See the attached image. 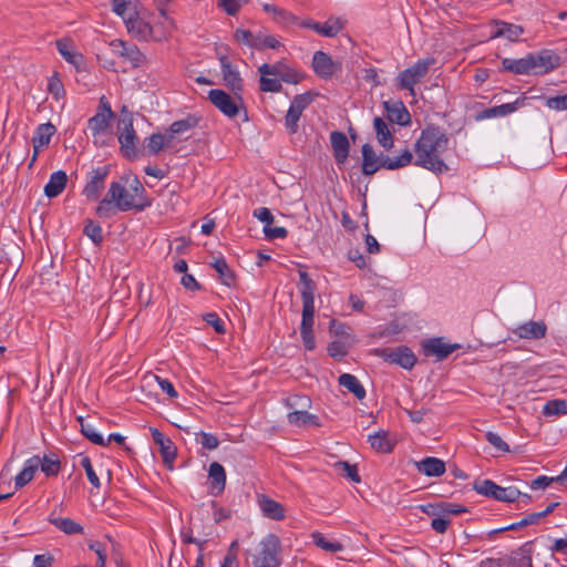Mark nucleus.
<instances>
[{
	"label": "nucleus",
	"instance_id": "12",
	"mask_svg": "<svg viewBox=\"0 0 567 567\" xmlns=\"http://www.w3.org/2000/svg\"><path fill=\"white\" fill-rule=\"evenodd\" d=\"M458 343H446L443 338H431L422 342V349L426 357L434 355L437 361L446 359L452 352L460 349Z\"/></svg>",
	"mask_w": 567,
	"mask_h": 567
},
{
	"label": "nucleus",
	"instance_id": "59",
	"mask_svg": "<svg viewBox=\"0 0 567 567\" xmlns=\"http://www.w3.org/2000/svg\"><path fill=\"white\" fill-rule=\"evenodd\" d=\"M80 465L84 468V471L86 473V476H87V480L90 481V483L94 487L99 488L101 486V482H100V478L96 475L95 471L93 470V466H92L90 457L89 456H82L81 460H80Z\"/></svg>",
	"mask_w": 567,
	"mask_h": 567
},
{
	"label": "nucleus",
	"instance_id": "21",
	"mask_svg": "<svg viewBox=\"0 0 567 567\" xmlns=\"http://www.w3.org/2000/svg\"><path fill=\"white\" fill-rule=\"evenodd\" d=\"M128 33L138 40H148L152 38L153 28L146 22L143 18L140 17V12L133 13V16L127 17V20L124 22Z\"/></svg>",
	"mask_w": 567,
	"mask_h": 567
},
{
	"label": "nucleus",
	"instance_id": "15",
	"mask_svg": "<svg viewBox=\"0 0 567 567\" xmlns=\"http://www.w3.org/2000/svg\"><path fill=\"white\" fill-rule=\"evenodd\" d=\"M312 68L315 73L321 79H330L341 70V65L334 62L326 52L317 51L312 58Z\"/></svg>",
	"mask_w": 567,
	"mask_h": 567
},
{
	"label": "nucleus",
	"instance_id": "2",
	"mask_svg": "<svg viewBox=\"0 0 567 567\" xmlns=\"http://www.w3.org/2000/svg\"><path fill=\"white\" fill-rule=\"evenodd\" d=\"M412 159V152L408 148L400 156L391 158L384 154L377 155L370 144L362 146V173L365 176L375 174L380 168L395 171L405 167L411 164Z\"/></svg>",
	"mask_w": 567,
	"mask_h": 567
},
{
	"label": "nucleus",
	"instance_id": "53",
	"mask_svg": "<svg viewBox=\"0 0 567 567\" xmlns=\"http://www.w3.org/2000/svg\"><path fill=\"white\" fill-rule=\"evenodd\" d=\"M497 486L498 485L491 480H483V481L475 482L474 489L478 494H482V495H485V496H488V497H492L495 499Z\"/></svg>",
	"mask_w": 567,
	"mask_h": 567
},
{
	"label": "nucleus",
	"instance_id": "44",
	"mask_svg": "<svg viewBox=\"0 0 567 567\" xmlns=\"http://www.w3.org/2000/svg\"><path fill=\"white\" fill-rule=\"evenodd\" d=\"M76 421L79 422L80 424V431L81 433L89 440L91 441L93 444H96V445H106L103 436L101 434H99L97 432H95V429L86 423L83 419V416H78L76 417Z\"/></svg>",
	"mask_w": 567,
	"mask_h": 567
},
{
	"label": "nucleus",
	"instance_id": "5",
	"mask_svg": "<svg viewBox=\"0 0 567 567\" xmlns=\"http://www.w3.org/2000/svg\"><path fill=\"white\" fill-rule=\"evenodd\" d=\"M435 63L433 58H426L419 60L410 68L399 73L396 81L398 87L401 90H408L414 95V85L420 83L425 78L430 68Z\"/></svg>",
	"mask_w": 567,
	"mask_h": 567
},
{
	"label": "nucleus",
	"instance_id": "13",
	"mask_svg": "<svg viewBox=\"0 0 567 567\" xmlns=\"http://www.w3.org/2000/svg\"><path fill=\"white\" fill-rule=\"evenodd\" d=\"M533 540L526 542L509 555L502 557L504 567H533Z\"/></svg>",
	"mask_w": 567,
	"mask_h": 567
},
{
	"label": "nucleus",
	"instance_id": "55",
	"mask_svg": "<svg viewBox=\"0 0 567 567\" xmlns=\"http://www.w3.org/2000/svg\"><path fill=\"white\" fill-rule=\"evenodd\" d=\"M286 65L284 61H278L274 64L264 63L258 68V71L261 75H271L280 79Z\"/></svg>",
	"mask_w": 567,
	"mask_h": 567
},
{
	"label": "nucleus",
	"instance_id": "18",
	"mask_svg": "<svg viewBox=\"0 0 567 567\" xmlns=\"http://www.w3.org/2000/svg\"><path fill=\"white\" fill-rule=\"evenodd\" d=\"M526 96L516 99L512 103H505L502 105L485 109L484 111L475 115V121H483L485 118L502 117L516 112L518 109L525 105Z\"/></svg>",
	"mask_w": 567,
	"mask_h": 567
},
{
	"label": "nucleus",
	"instance_id": "4",
	"mask_svg": "<svg viewBox=\"0 0 567 567\" xmlns=\"http://www.w3.org/2000/svg\"><path fill=\"white\" fill-rule=\"evenodd\" d=\"M231 94L220 89H215V107L225 116L234 118L244 111L245 120H247L246 107L243 99L244 91L229 90Z\"/></svg>",
	"mask_w": 567,
	"mask_h": 567
},
{
	"label": "nucleus",
	"instance_id": "39",
	"mask_svg": "<svg viewBox=\"0 0 567 567\" xmlns=\"http://www.w3.org/2000/svg\"><path fill=\"white\" fill-rule=\"evenodd\" d=\"M313 318H301L300 333L305 348L312 351L316 348L315 336L312 332Z\"/></svg>",
	"mask_w": 567,
	"mask_h": 567
},
{
	"label": "nucleus",
	"instance_id": "36",
	"mask_svg": "<svg viewBox=\"0 0 567 567\" xmlns=\"http://www.w3.org/2000/svg\"><path fill=\"white\" fill-rule=\"evenodd\" d=\"M110 120L111 118L106 117V115L103 112L96 113L89 120L87 126L89 130L92 132V135L95 137V144L99 143L97 137L107 131L110 126Z\"/></svg>",
	"mask_w": 567,
	"mask_h": 567
},
{
	"label": "nucleus",
	"instance_id": "31",
	"mask_svg": "<svg viewBox=\"0 0 567 567\" xmlns=\"http://www.w3.org/2000/svg\"><path fill=\"white\" fill-rule=\"evenodd\" d=\"M417 471L426 476H441L445 472V463L437 457H425L416 463Z\"/></svg>",
	"mask_w": 567,
	"mask_h": 567
},
{
	"label": "nucleus",
	"instance_id": "11",
	"mask_svg": "<svg viewBox=\"0 0 567 567\" xmlns=\"http://www.w3.org/2000/svg\"><path fill=\"white\" fill-rule=\"evenodd\" d=\"M311 102L312 96L310 93L298 94L293 97L285 117V125L289 134H296L298 132L300 116Z\"/></svg>",
	"mask_w": 567,
	"mask_h": 567
},
{
	"label": "nucleus",
	"instance_id": "45",
	"mask_svg": "<svg viewBox=\"0 0 567 567\" xmlns=\"http://www.w3.org/2000/svg\"><path fill=\"white\" fill-rule=\"evenodd\" d=\"M83 234L87 236L96 246L101 245L104 239L102 227L100 224L93 221L92 219H87L85 221Z\"/></svg>",
	"mask_w": 567,
	"mask_h": 567
},
{
	"label": "nucleus",
	"instance_id": "28",
	"mask_svg": "<svg viewBox=\"0 0 567 567\" xmlns=\"http://www.w3.org/2000/svg\"><path fill=\"white\" fill-rule=\"evenodd\" d=\"M68 175L64 171H56L51 174L49 182L44 186V194L49 198L58 197L65 188Z\"/></svg>",
	"mask_w": 567,
	"mask_h": 567
},
{
	"label": "nucleus",
	"instance_id": "25",
	"mask_svg": "<svg viewBox=\"0 0 567 567\" xmlns=\"http://www.w3.org/2000/svg\"><path fill=\"white\" fill-rule=\"evenodd\" d=\"M151 433L154 443L159 446L164 463L172 466V463L176 457V447L173 445L172 441L166 439L157 429L151 427Z\"/></svg>",
	"mask_w": 567,
	"mask_h": 567
},
{
	"label": "nucleus",
	"instance_id": "29",
	"mask_svg": "<svg viewBox=\"0 0 567 567\" xmlns=\"http://www.w3.org/2000/svg\"><path fill=\"white\" fill-rule=\"evenodd\" d=\"M524 33L520 25L508 23L505 21H495L492 38H506L509 41H516Z\"/></svg>",
	"mask_w": 567,
	"mask_h": 567
},
{
	"label": "nucleus",
	"instance_id": "47",
	"mask_svg": "<svg viewBox=\"0 0 567 567\" xmlns=\"http://www.w3.org/2000/svg\"><path fill=\"white\" fill-rule=\"evenodd\" d=\"M539 520H540L539 515H537V513H530V514L526 515L524 518H522L519 522L513 523L508 526H505V527H502V528H498L495 530H492L491 534H497V533H502V532H506V530H516V529H519V528H523V527H526L529 525L537 524Z\"/></svg>",
	"mask_w": 567,
	"mask_h": 567
},
{
	"label": "nucleus",
	"instance_id": "56",
	"mask_svg": "<svg viewBox=\"0 0 567 567\" xmlns=\"http://www.w3.org/2000/svg\"><path fill=\"white\" fill-rule=\"evenodd\" d=\"M249 0H218V7L228 16H236Z\"/></svg>",
	"mask_w": 567,
	"mask_h": 567
},
{
	"label": "nucleus",
	"instance_id": "60",
	"mask_svg": "<svg viewBox=\"0 0 567 567\" xmlns=\"http://www.w3.org/2000/svg\"><path fill=\"white\" fill-rule=\"evenodd\" d=\"M226 485V472L225 468L217 462H215V496L221 494Z\"/></svg>",
	"mask_w": 567,
	"mask_h": 567
},
{
	"label": "nucleus",
	"instance_id": "19",
	"mask_svg": "<svg viewBox=\"0 0 567 567\" xmlns=\"http://www.w3.org/2000/svg\"><path fill=\"white\" fill-rule=\"evenodd\" d=\"M55 131H56L55 126L50 122L40 124L37 127L35 133L32 137L33 155H32L31 162L29 164V167H31L33 165V163L37 161L40 148L49 145L50 140H51L52 135L55 133Z\"/></svg>",
	"mask_w": 567,
	"mask_h": 567
},
{
	"label": "nucleus",
	"instance_id": "8",
	"mask_svg": "<svg viewBox=\"0 0 567 567\" xmlns=\"http://www.w3.org/2000/svg\"><path fill=\"white\" fill-rule=\"evenodd\" d=\"M110 49L114 55L122 58L133 69L141 68L147 62L146 55L133 43L116 39L110 43Z\"/></svg>",
	"mask_w": 567,
	"mask_h": 567
},
{
	"label": "nucleus",
	"instance_id": "57",
	"mask_svg": "<svg viewBox=\"0 0 567 567\" xmlns=\"http://www.w3.org/2000/svg\"><path fill=\"white\" fill-rule=\"evenodd\" d=\"M198 120L195 116H187L184 120L176 121L171 124L172 133L182 134L197 124Z\"/></svg>",
	"mask_w": 567,
	"mask_h": 567
},
{
	"label": "nucleus",
	"instance_id": "54",
	"mask_svg": "<svg viewBox=\"0 0 567 567\" xmlns=\"http://www.w3.org/2000/svg\"><path fill=\"white\" fill-rule=\"evenodd\" d=\"M270 76L271 75H261L260 74V80H259L260 91L272 92V93L280 92L282 89L280 80L275 76H272V78H270Z\"/></svg>",
	"mask_w": 567,
	"mask_h": 567
},
{
	"label": "nucleus",
	"instance_id": "50",
	"mask_svg": "<svg viewBox=\"0 0 567 567\" xmlns=\"http://www.w3.org/2000/svg\"><path fill=\"white\" fill-rule=\"evenodd\" d=\"M496 501L512 503L519 498L520 491L514 486L502 487L497 486Z\"/></svg>",
	"mask_w": 567,
	"mask_h": 567
},
{
	"label": "nucleus",
	"instance_id": "24",
	"mask_svg": "<svg viewBox=\"0 0 567 567\" xmlns=\"http://www.w3.org/2000/svg\"><path fill=\"white\" fill-rule=\"evenodd\" d=\"M109 166L97 167L92 172L93 175L83 189V194L87 198H97V195L100 190L103 188V183L106 176L109 175Z\"/></svg>",
	"mask_w": 567,
	"mask_h": 567
},
{
	"label": "nucleus",
	"instance_id": "37",
	"mask_svg": "<svg viewBox=\"0 0 567 567\" xmlns=\"http://www.w3.org/2000/svg\"><path fill=\"white\" fill-rule=\"evenodd\" d=\"M369 442L371 444V447L377 452L389 453L393 449V444L389 440V433L383 430L372 435H369Z\"/></svg>",
	"mask_w": 567,
	"mask_h": 567
},
{
	"label": "nucleus",
	"instance_id": "52",
	"mask_svg": "<svg viewBox=\"0 0 567 567\" xmlns=\"http://www.w3.org/2000/svg\"><path fill=\"white\" fill-rule=\"evenodd\" d=\"M48 91L55 100H60L65 95L63 83L56 72L49 79Z\"/></svg>",
	"mask_w": 567,
	"mask_h": 567
},
{
	"label": "nucleus",
	"instance_id": "40",
	"mask_svg": "<svg viewBox=\"0 0 567 567\" xmlns=\"http://www.w3.org/2000/svg\"><path fill=\"white\" fill-rule=\"evenodd\" d=\"M49 522L68 535L81 534L83 527L71 518L50 517Z\"/></svg>",
	"mask_w": 567,
	"mask_h": 567
},
{
	"label": "nucleus",
	"instance_id": "51",
	"mask_svg": "<svg viewBox=\"0 0 567 567\" xmlns=\"http://www.w3.org/2000/svg\"><path fill=\"white\" fill-rule=\"evenodd\" d=\"M115 209L113 199H111L110 195L106 193L105 197L96 207L95 213L100 218H111L115 215Z\"/></svg>",
	"mask_w": 567,
	"mask_h": 567
},
{
	"label": "nucleus",
	"instance_id": "61",
	"mask_svg": "<svg viewBox=\"0 0 567 567\" xmlns=\"http://www.w3.org/2000/svg\"><path fill=\"white\" fill-rule=\"evenodd\" d=\"M300 284L302 285L301 296L315 295L316 284L306 271H299Z\"/></svg>",
	"mask_w": 567,
	"mask_h": 567
},
{
	"label": "nucleus",
	"instance_id": "46",
	"mask_svg": "<svg viewBox=\"0 0 567 567\" xmlns=\"http://www.w3.org/2000/svg\"><path fill=\"white\" fill-rule=\"evenodd\" d=\"M56 49L64 60L79 69V63L82 61V55L74 53L71 50L70 43L64 40L56 41Z\"/></svg>",
	"mask_w": 567,
	"mask_h": 567
},
{
	"label": "nucleus",
	"instance_id": "1",
	"mask_svg": "<svg viewBox=\"0 0 567 567\" xmlns=\"http://www.w3.org/2000/svg\"><path fill=\"white\" fill-rule=\"evenodd\" d=\"M449 137L436 125H429L422 130L420 137L414 144L416 154L415 165L436 174L449 171V166L441 158L447 150Z\"/></svg>",
	"mask_w": 567,
	"mask_h": 567
},
{
	"label": "nucleus",
	"instance_id": "7",
	"mask_svg": "<svg viewBox=\"0 0 567 567\" xmlns=\"http://www.w3.org/2000/svg\"><path fill=\"white\" fill-rule=\"evenodd\" d=\"M118 131V143L122 155L132 161L142 155V151L136 147V142L138 137L133 127V121L130 120H118L117 123Z\"/></svg>",
	"mask_w": 567,
	"mask_h": 567
},
{
	"label": "nucleus",
	"instance_id": "27",
	"mask_svg": "<svg viewBox=\"0 0 567 567\" xmlns=\"http://www.w3.org/2000/svg\"><path fill=\"white\" fill-rule=\"evenodd\" d=\"M503 70L512 72L514 74H528L535 68L534 61L532 58L526 55L522 59H508L505 58L502 61Z\"/></svg>",
	"mask_w": 567,
	"mask_h": 567
},
{
	"label": "nucleus",
	"instance_id": "42",
	"mask_svg": "<svg viewBox=\"0 0 567 567\" xmlns=\"http://www.w3.org/2000/svg\"><path fill=\"white\" fill-rule=\"evenodd\" d=\"M334 470L338 474L349 478L353 483H360L361 477L358 473V467L354 464H350L347 461H338L333 464Z\"/></svg>",
	"mask_w": 567,
	"mask_h": 567
},
{
	"label": "nucleus",
	"instance_id": "9",
	"mask_svg": "<svg viewBox=\"0 0 567 567\" xmlns=\"http://www.w3.org/2000/svg\"><path fill=\"white\" fill-rule=\"evenodd\" d=\"M197 454L202 457L203 468L208 473V492L213 489V462L208 464L209 452L213 451V435L203 431L194 432Z\"/></svg>",
	"mask_w": 567,
	"mask_h": 567
},
{
	"label": "nucleus",
	"instance_id": "30",
	"mask_svg": "<svg viewBox=\"0 0 567 567\" xmlns=\"http://www.w3.org/2000/svg\"><path fill=\"white\" fill-rule=\"evenodd\" d=\"M40 456L34 455L27 460L24 468L14 477V486L17 489L22 488L32 481L35 472L39 468Z\"/></svg>",
	"mask_w": 567,
	"mask_h": 567
},
{
	"label": "nucleus",
	"instance_id": "49",
	"mask_svg": "<svg viewBox=\"0 0 567 567\" xmlns=\"http://www.w3.org/2000/svg\"><path fill=\"white\" fill-rule=\"evenodd\" d=\"M312 539L318 547L329 553H337L343 549L342 544L338 542H330L320 533H315L312 535Z\"/></svg>",
	"mask_w": 567,
	"mask_h": 567
},
{
	"label": "nucleus",
	"instance_id": "41",
	"mask_svg": "<svg viewBox=\"0 0 567 567\" xmlns=\"http://www.w3.org/2000/svg\"><path fill=\"white\" fill-rule=\"evenodd\" d=\"M39 467L45 474V476H56L61 470V462L56 455H44L40 457Z\"/></svg>",
	"mask_w": 567,
	"mask_h": 567
},
{
	"label": "nucleus",
	"instance_id": "6",
	"mask_svg": "<svg viewBox=\"0 0 567 567\" xmlns=\"http://www.w3.org/2000/svg\"><path fill=\"white\" fill-rule=\"evenodd\" d=\"M110 198L113 199L114 206L120 212H127L131 209L144 210L151 205L148 200L134 199V195L126 189L124 185L113 182L107 190Z\"/></svg>",
	"mask_w": 567,
	"mask_h": 567
},
{
	"label": "nucleus",
	"instance_id": "48",
	"mask_svg": "<svg viewBox=\"0 0 567 567\" xmlns=\"http://www.w3.org/2000/svg\"><path fill=\"white\" fill-rule=\"evenodd\" d=\"M567 413V400L556 399L548 401L543 409L546 416L563 415Z\"/></svg>",
	"mask_w": 567,
	"mask_h": 567
},
{
	"label": "nucleus",
	"instance_id": "23",
	"mask_svg": "<svg viewBox=\"0 0 567 567\" xmlns=\"http://www.w3.org/2000/svg\"><path fill=\"white\" fill-rule=\"evenodd\" d=\"M330 142L337 164H344L350 150L347 135L342 132L333 131L330 134Z\"/></svg>",
	"mask_w": 567,
	"mask_h": 567
},
{
	"label": "nucleus",
	"instance_id": "14",
	"mask_svg": "<svg viewBox=\"0 0 567 567\" xmlns=\"http://www.w3.org/2000/svg\"><path fill=\"white\" fill-rule=\"evenodd\" d=\"M223 83L228 90L244 91L243 79L236 65L224 54L219 56Z\"/></svg>",
	"mask_w": 567,
	"mask_h": 567
},
{
	"label": "nucleus",
	"instance_id": "64",
	"mask_svg": "<svg viewBox=\"0 0 567 567\" xmlns=\"http://www.w3.org/2000/svg\"><path fill=\"white\" fill-rule=\"evenodd\" d=\"M546 106L556 111L567 110V94L548 97L546 100Z\"/></svg>",
	"mask_w": 567,
	"mask_h": 567
},
{
	"label": "nucleus",
	"instance_id": "35",
	"mask_svg": "<svg viewBox=\"0 0 567 567\" xmlns=\"http://www.w3.org/2000/svg\"><path fill=\"white\" fill-rule=\"evenodd\" d=\"M288 422L291 425L301 426V425H315L320 426L321 423L317 415L311 414L305 410H296L288 414Z\"/></svg>",
	"mask_w": 567,
	"mask_h": 567
},
{
	"label": "nucleus",
	"instance_id": "38",
	"mask_svg": "<svg viewBox=\"0 0 567 567\" xmlns=\"http://www.w3.org/2000/svg\"><path fill=\"white\" fill-rule=\"evenodd\" d=\"M165 150V138L163 133H153L150 137L144 140L143 152L153 156L157 155L161 151Z\"/></svg>",
	"mask_w": 567,
	"mask_h": 567
},
{
	"label": "nucleus",
	"instance_id": "58",
	"mask_svg": "<svg viewBox=\"0 0 567 567\" xmlns=\"http://www.w3.org/2000/svg\"><path fill=\"white\" fill-rule=\"evenodd\" d=\"M238 540H234L229 548H228V551L226 554V556L224 557V560L220 565V567H239V561H238Z\"/></svg>",
	"mask_w": 567,
	"mask_h": 567
},
{
	"label": "nucleus",
	"instance_id": "33",
	"mask_svg": "<svg viewBox=\"0 0 567 567\" xmlns=\"http://www.w3.org/2000/svg\"><path fill=\"white\" fill-rule=\"evenodd\" d=\"M140 2L137 0H111L112 11L125 22L127 17L137 13Z\"/></svg>",
	"mask_w": 567,
	"mask_h": 567
},
{
	"label": "nucleus",
	"instance_id": "3",
	"mask_svg": "<svg viewBox=\"0 0 567 567\" xmlns=\"http://www.w3.org/2000/svg\"><path fill=\"white\" fill-rule=\"evenodd\" d=\"M280 539L275 534H268L259 543L258 554L252 560L254 567H279Z\"/></svg>",
	"mask_w": 567,
	"mask_h": 567
},
{
	"label": "nucleus",
	"instance_id": "34",
	"mask_svg": "<svg viewBox=\"0 0 567 567\" xmlns=\"http://www.w3.org/2000/svg\"><path fill=\"white\" fill-rule=\"evenodd\" d=\"M339 384L351 392L358 400L365 398V390L360 381L350 373H343L339 377Z\"/></svg>",
	"mask_w": 567,
	"mask_h": 567
},
{
	"label": "nucleus",
	"instance_id": "32",
	"mask_svg": "<svg viewBox=\"0 0 567 567\" xmlns=\"http://www.w3.org/2000/svg\"><path fill=\"white\" fill-rule=\"evenodd\" d=\"M373 126L377 133L378 142L385 150H390L393 147L394 138L392 133L390 132L388 124L381 117H374Z\"/></svg>",
	"mask_w": 567,
	"mask_h": 567
},
{
	"label": "nucleus",
	"instance_id": "22",
	"mask_svg": "<svg viewBox=\"0 0 567 567\" xmlns=\"http://www.w3.org/2000/svg\"><path fill=\"white\" fill-rule=\"evenodd\" d=\"M383 106L386 111V115L390 122L396 123L401 126H405L411 123V115L405 105L401 101H385L383 103Z\"/></svg>",
	"mask_w": 567,
	"mask_h": 567
},
{
	"label": "nucleus",
	"instance_id": "63",
	"mask_svg": "<svg viewBox=\"0 0 567 567\" xmlns=\"http://www.w3.org/2000/svg\"><path fill=\"white\" fill-rule=\"evenodd\" d=\"M485 437H486V441L491 445H493L497 451L509 452L508 444L506 442H504L498 434L489 431L485 434Z\"/></svg>",
	"mask_w": 567,
	"mask_h": 567
},
{
	"label": "nucleus",
	"instance_id": "26",
	"mask_svg": "<svg viewBox=\"0 0 567 567\" xmlns=\"http://www.w3.org/2000/svg\"><path fill=\"white\" fill-rule=\"evenodd\" d=\"M215 272L218 280L228 288H236L238 284L237 275L226 262L224 257L215 258Z\"/></svg>",
	"mask_w": 567,
	"mask_h": 567
},
{
	"label": "nucleus",
	"instance_id": "10",
	"mask_svg": "<svg viewBox=\"0 0 567 567\" xmlns=\"http://www.w3.org/2000/svg\"><path fill=\"white\" fill-rule=\"evenodd\" d=\"M377 353L389 363L399 364L403 369L411 370L416 363V357L408 347L380 349Z\"/></svg>",
	"mask_w": 567,
	"mask_h": 567
},
{
	"label": "nucleus",
	"instance_id": "62",
	"mask_svg": "<svg viewBox=\"0 0 567 567\" xmlns=\"http://www.w3.org/2000/svg\"><path fill=\"white\" fill-rule=\"evenodd\" d=\"M327 350L329 355L332 358L344 357L348 353V347L341 340L330 342Z\"/></svg>",
	"mask_w": 567,
	"mask_h": 567
},
{
	"label": "nucleus",
	"instance_id": "43",
	"mask_svg": "<svg viewBox=\"0 0 567 567\" xmlns=\"http://www.w3.org/2000/svg\"><path fill=\"white\" fill-rule=\"evenodd\" d=\"M344 27V21L341 18L330 17L323 24H321L319 34L328 38L336 37Z\"/></svg>",
	"mask_w": 567,
	"mask_h": 567
},
{
	"label": "nucleus",
	"instance_id": "16",
	"mask_svg": "<svg viewBox=\"0 0 567 567\" xmlns=\"http://www.w3.org/2000/svg\"><path fill=\"white\" fill-rule=\"evenodd\" d=\"M529 56L535 64L533 70L535 74L548 73L560 64V56L551 50H542L536 54L529 53Z\"/></svg>",
	"mask_w": 567,
	"mask_h": 567
},
{
	"label": "nucleus",
	"instance_id": "17",
	"mask_svg": "<svg viewBox=\"0 0 567 567\" xmlns=\"http://www.w3.org/2000/svg\"><path fill=\"white\" fill-rule=\"evenodd\" d=\"M519 339L539 340L546 337L547 326L544 321L529 320L511 331Z\"/></svg>",
	"mask_w": 567,
	"mask_h": 567
},
{
	"label": "nucleus",
	"instance_id": "20",
	"mask_svg": "<svg viewBox=\"0 0 567 567\" xmlns=\"http://www.w3.org/2000/svg\"><path fill=\"white\" fill-rule=\"evenodd\" d=\"M257 504L262 515L267 518L282 520L286 516L285 507L265 494L257 495Z\"/></svg>",
	"mask_w": 567,
	"mask_h": 567
}]
</instances>
